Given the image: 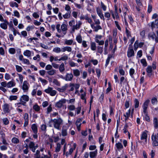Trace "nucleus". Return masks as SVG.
<instances>
[{"label":"nucleus","instance_id":"774afa93","mask_svg":"<svg viewBox=\"0 0 158 158\" xmlns=\"http://www.w3.org/2000/svg\"><path fill=\"white\" fill-rule=\"evenodd\" d=\"M52 110V105L50 104L47 108V113H50Z\"/></svg>","mask_w":158,"mask_h":158},{"label":"nucleus","instance_id":"20e7f679","mask_svg":"<svg viewBox=\"0 0 158 158\" xmlns=\"http://www.w3.org/2000/svg\"><path fill=\"white\" fill-rule=\"evenodd\" d=\"M150 101L149 99L147 100L143 104L142 107L143 109V112L145 115H147L148 114L147 110Z\"/></svg>","mask_w":158,"mask_h":158},{"label":"nucleus","instance_id":"aec40b11","mask_svg":"<svg viewBox=\"0 0 158 158\" xmlns=\"http://www.w3.org/2000/svg\"><path fill=\"white\" fill-rule=\"evenodd\" d=\"M9 105L7 103L4 104L3 106V109L5 112H8L9 111Z\"/></svg>","mask_w":158,"mask_h":158},{"label":"nucleus","instance_id":"f03ea898","mask_svg":"<svg viewBox=\"0 0 158 158\" xmlns=\"http://www.w3.org/2000/svg\"><path fill=\"white\" fill-rule=\"evenodd\" d=\"M134 55L135 52L133 48L132 45L130 44L127 52V56L128 58H130L134 56Z\"/></svg>","mask_w":158,"mask_h":158},{"label":"nucleus","instance_id":"2f4dec72","mask_svg":"<svg viewBox=\"0 0 158 158\" xmlns=\"http://www.w3.org/2000/svg\"><path fill=\"white\" fill-rule=\"evenodd\" d=\"M112 56L111 55H108V57L106 60V64L105 66L106 67L108 64L109 63L110 59L112 57Z\"/></svg>","mask_w":158,"mask_h":158},{"label":"nucleus","instance_id":"680f3d73","mask_svg":"<svg viewBox=\"0 0 158 158\" xmlns=\"http://www.w3.org/2000/svg\"><path fill=\"white\" fill-rule=\"evenodd\" d=\"M52 66L50 64L47 65L45 67V69L47 70H50L52 69Z\"/></svg>","mask_w":158,"mask_h":158},{"label":"nucleus","instance_id":"e2e57ef3","mask_svg":"<svg viewBox=\"0 0 158 158\" xmlns=\"http://www.w3.org/2000/svg\"><path fill=\"white\" fill-rule=\"evenodd\" d=\"M152 103L153 104L156 103L157 102V98L155 97L153 98L151 100Z\"/></svg>","mask_w":158,"mask_h":158},{"label":"nucleus","instance_id":"cd10ccee","mask_svg":"<svg viewBox=\"0 0 158 158\" xmlns=\"http://www.w3.org/2000/svg\"><path fill=\"white\" fill-rule=\"evenodd\" d=\"M35 145V143L32 141L30 142L29 144V147L32 151L33 149L34 148Z\"/></svg>","mask_w":158,"mask_h":158},{"label":"nucleus","instance_id":"7ed1b4c3","mask_svg":"<svg viewBox=\"0 0 158 158\" xmlns=\"http://www.w3.org/2000/svg\"><path fill=\"white\" fill-rule=\"evenodd\" d=\"M44 92L47 94H49L52 96H55L56 93V91L55 90H53V88L51 87H48L47 89H45Z\"/></svg>","mask_w":158,"mask_h":158},{"label":"nucleus","instance_id":"6e6d98bb","mask_svg":"<svg viewBox=\"0 0 158 158\" xmlns=\"http://www.w3.org/2000/svg\"><path fill=\"white\" fill-rule=\"evenodd\" d=\"M126 33L127 34V38H129L130 37H131V32L129 30L127 29V27H126Z\"/></svg>","mask_w":158,"mask_h":158},{"label":"nucleus","instance_id":"6ab92c4d","mask_svg":"<svg viewBox=\"0 0 158 158\" xmlns=\"http://www.w3.org/2000/svg\"><path fill=\"white\" fill-rule=\"evenodd\" d=\"M31 129L33 132L35 134H36L38 132L37 127L36 125L35 124H34L31 125Z\"/></svg>","mask_w":158,"mask_h":158},{"label":"nucleus","instance_id":"58836bf2","mask_svg":"<svg viewBox=\"0 0 158 158\" xmlns=\"http://www.w3.org/2000/svg\"><path fill=\"white\" fill-rule=\"evenodd\" d=\"M68 109L71 111L75 109V107L74 105H70L68 106Z\"/></svg>","mask_w":158,"mask_h":158},{"label":"nucleus","instance_id":"49530a36","mask_svg":"<svg viewBox=\"0 0 158 158\" xmlns=\"http://www.w3.org/2000/svg\"><path fill=\"white\" fill-rule=\"evenodd\" d=\"M39 80L43 83L44 84V85H46L48 83V81L44 79H43L42 78L40 77L39 78Z\"/></svg>","mask_w":158,"mask_h":158},{"label":"nucleus","instance_id":"c85d7f7f","mask_svg":"<svg viewBox=\"0 0 158 158\" xmlns=\"http://www.w3.org/2000/svg\"><path fill=\"white\" fill-rule=\"evenodd\" d=\"M73 42V40H65L64 44L67 45H71Z\"/></svg>","mask_w":158,"mask_h":158},{"label":"nucleus","instance_id":"338daca9","mask_svg":"<svg viewBox=\"0 0 158 158\" xmlns=\"http://www.w3.org/2000/svg\"><path fill=\"white\" fill-rule=\"evenodd\" d=\"M131 110L129 109L127 112L126 113V114H124V116L125 117H129L130 116V114Z\"/></svg>","mask_w":158,"mask_h":158},{"label":"nucleus","instance_id":"9b49d317","mask_svg":"<svg viewBox=\"0 0 158 158\" xmlns=\"http://www.w3.org/2000/svg\"><path fill=\"white\" fill-rule=\"evenodd\" d=\"M3 22L4 23H1L0 27L2 29L6 30L7 28V24H8V22L6 19H5Z\"/></svg>","mask_w":158,"mask_h":158},{"label":"nucleus","instance_id":"a211bd4d","mask_svg":"<svg viewBox=\"0 0 158 158\" xmlns=\"http://www.w3.org/2000/svg\"><path fill=\"white\" fill-rule=\"evenodd\" d=\"M68 84H66L64 85L61 88H58L57 89L58 91L60 92H64L66 90V89L68 88Z\"/></svg>","mask_w":158,"mask_h":158},{"label":"nucleus","instance_id":"c9c22d12","mask_svg":"<svg viewBox=\"0 0 158 158\" xmlns=\"http://www.w3.org/2000/svg\"><path fill=\"white\" fill-rule=\"evenodd\" d=\"M10 6L11 7H14L15 6L16 7H18V4L16 2H11L10 3Z\"/></svg>","mask_w":158,"mask_h":158},{"label":"nucleus","instance_id":"09e8293b","mask_svg":"<svg viewBox=\"0 0 158 158\" xmlns=\"http://www.w3.org/2000/svg\"><path fill=\"white\" fill-rule=\"evenodd\" d=\"M20 105H22L24 106H26L25 105V103L23 102H20L17 103L15 104V105L17 106L18 107H20Z\"/></svg>","mask_w":158,"mask_h":158},{"label":"nucleus","instance_id":"e433bc0d","mask_svg":"<svg viewBox=\"0 0 158 158\" xmlns=\"http://www.w3.org/2000/svg\"><path fill=\"white\" fill-rule=\"evenodd\" d=\"M23 54L25 56H30L31 55V52L29 50H27L24 52Z\"/></svg>","mask_w":158,"mask_h":158},{"label":"nucleus","instance_id":"6e6552de","mask_svg":"<svg viewBox=\"0 0 158 158\" xmlns=\"http://www.w3.org/2000/svg\"><path fill=\"white\" fill-rule=\"evenodd\" d=\"M29 98L28 96L26 95H23L21 96L20 99V102H23L25 103V105L26 106V102H28L29 101Z\"/></svg>","mask_w":158,"mask_h":158},{"label":"nucleus","instance_id":"39448f33","mask_svg":"<svg viewBox=\"0 0 158 158\" xmlns=\"http://www.w3.org/2000/svg\"><path fill=\"white\" fill-rule=\"evenodd\" d=\"M152 144L153 146H158V139H157L156 135H154L153 134L152 136Z\"/></svg>","mask_w":158,"mask_h":158},{"label":"nucleus","instance_id":"bf43d9fd","mask_svg":"<svg viewBox=\"0 0 158 158\" xmlns=\"http://www.w3.org/2000/svg\"><path fill=\"white\" fill-rule=\"evenodd\" d=\"M16 70L19 72H21L22 69L21 67L17 65H16Z\"/></svg>","mask_w":158,"mask_h":158},{"label":"nucleus","instance_id":"0e129e2a","mask_svg":"<svg viewBox=\"0 0 158 158\" xmlns=\"http://www.w3.org/2000/svg\"><path fill=\"white\" fill-rule=\"evenodd\" d=\"M1 138L2 139V142L4 144L8 145V143L6 142L5 137H4V136H1Z\"/></svg>","mask_w":158,"mask_h":158},{"label":"nucleus","instance_id":"052dcab7","mask_svg":"<svg viewBox=\"0 0 158 158\" xmlns=\"http://www.w3.org/2000/svg\"><path fill=\"white\" fill-rule=\"evenodd\" d=\"M46 127L47 126L46 125L43 124L41 126V129L42 131H44L45 132L46 131Z\"/></svg>","mask_w":158,"mask_h":158},{"label":"nucleus","instance_id":"4468645a","mask_svg":"<svg viewBox=\"0 0 158 158\" xmlns=\"http://www.w3.org/2000/svg\"><path fill=\"white\" fill-rule=\"evenodd\" d=\"M151 26L152 29L156 27L157 28H158V19H156L155 23H154V22H152L151 23Z\"/></svg>","mask_w":158,"mask_h":158},{"label":"nucleus","instance_id":"a18cd8bd","mask_svg":"<svg viewBox=\"0 0 158 158\" xmlns=\"http://www.w3.org/2000/svg\"><path fill=\"white\" fill-rule=\"evenodd\" d=\"M61 27L62 31H66L67 29V26L64 24H63L61 26Z\"/></svg>","mask_w":158,"mask_h":158},{"label":"nucleus","instance_id":"ddd939ff","mask_svg":"<svg viewBox=\"0 0 158 158\" xmlns=\"http://www.w3.org/2000/svg\"><path fill=\"white\" fill-rule=\"evenodd\" d=\"M91 26L93 29H94V31L97 32L99 30L102 29V27L99 25H97L95 26L94 24H91Z\"/></svg>","mask_w":158,"mask_h":158},{"label":"nucleus","instance_id":"13d9d810","mask_svg":"<svg viewBox=\"0 0 158 158\" xmlns=\"http://www.w3.org/2000/svg\"><path fill=\"white\" fill-rule=\"evenodd\" d=\"M9 52L11 54H14L15 53V50L14 48H11L9 49Z\"/></svg>","mask_w":158,"mask_h":158},{"label":"nucleus","instance_id":"a878e982","mask_svg":"<svg viewBox=\"0 0 158 158\" xmlns=\"http://www.w3.org/2000/svg\"><path fill=\"white\" fill-rule=\"evenodd\" d=\"M15 83L13 81H10L7 83V87L8 88H10L14 86H15Z\"/></svg>","mask_w":158,"mask_h":158},{"label":"nucleus","instance_id":"5fc2aeb1","mask_svg":"<svg viewBox=\"0 0 158 158\" xmlns=\"http://www.w3.org/2000/svg\"><path fill=\"white\" fill-rule=\"evenodd\" d=\"M79 28H80L78 26L77 24H76L75 25H73V27H72V31L73 32H74L75 31V30H77L78 29H79Z\"/></svg>","mask_w":158,"mask_h":158},{"label":"nucleus","instance_id":"79ce46f5","mask_svg":"<svg viewBox=\"0 0 158 158\" xmlns=\"http://www.w3.org/2000/svg\"><path fill=\"white\" fill-rule=\"evenodd\" d=\"M140 62L143 64V66L145 67L147 66V64L145 59H142L141 60Z\"/></svg>","mask_w":158,"mask_h":158},{"label":"nucleus","instance_id":"9d476101","mask_svg":"<svg viewBox=\"0 0 158 158\" xmlns=\"http://www.w3.org/2000/svg\"><path fill=\"white\" fill-rule=\"evenodd\" d=\"M68 128L66 127L63 126L62 127L61 132L63 136H65L68 135L67 130Z\"/></svg>","mask_w":158,"mask_h":158},{"label":"nucleus","instance_id":"f3484780","mask_svg":"<svg viewBox=\"0 0 158 158\" xmlns=\"http://www.w3.org/2000/svg\"><path fill=\"white\" fill-rule=\"evenodd\" d=\"M98 153L97 150L96 149L94 151L90 152L89 153V156L91 158H96Z\"/></svg>","mask_w":158,"mask_h":158},{"label":"nucleus","instance_id":"de8ad7c7","mask_svg":"<svg viewBox=\"0 0 158 158\" xmlns=\"http://www.w3.org/2000/svg\"><path fill=\"white\" fill-rule=\"evenodd\" d=\"M95 42L98 43V44L99 45H102L104 44V41L103 40L99 41V40L96 39L95 40Z\"/></svg>","mask_w":158,"mask_h":158},{"label":"nucleus","instance_id":"72a5a7b5","mask_svg":"<svg viewBox=\"0 0 158 158\" xmlns=\"http://www.w3.org/2000/svg\"><path fill=\"white\" fill-rule=\"evenodd\" d=\"M53 51L56 53H59L61 51V50L60 48L57 47L54 48Z\"/></svg>","mask_w":158,"mask_h":158},{"label":"nucleus","instance_id":"423d86ee","mask_svg":"<svg viewBox=\"0 0 158 158\" xmlns=\"http://www.w3.org/2000/svg\"><path fill=\"white\" fill-rule=\"evenodd\" d=\"M66 102V100L65 99H62L56 104V107L60 108L62 107L63 104L65 103Z\"/></svg>","mask_w":158,"mask_h":158},{"label":"nucleus","instance_id":"393cba45","mask_svg":"<svg viewBox=\"0 0 158 158\" xmlns=\"http://www.w3.org/2000/svg\"><path fill=\"white\" fill-rule=\"evenodd\" d=\"M73 75L76 77H78L80 75V72L78 69H75L73 70Z\"/></svg>","mask_w":158,"mask_h":158},{"label":"nucleus","instance_id":"dca6fc26","mask_svg":"<svg viewBox=\"0 0 158 158\" xmlns=\"http://www.w3.org/2000/svg\"><path fill=\"white\" fill-rule=\"evenodd\" d=\"M96 11L98 15L100 18L102 19L103 21H104L105 18L101 10L97 8Z\"/></svg>","mask_w":158,"mask_h":158},{"label":"nucleus","instance_id":"f257e3e1","mask_svg":"<svg viewBox=\"0 0 158 158\" xmlns=\"http://www.w3.org/2000/svg\"><path fill=\"white\" fill-rule=\"evenodd\" d=\"M51 121L53 123L54 128L58 129L60 130L61 125L63 124V120L60 118L57 119H51Z\"/></svg>","mask_w":158,"mask_h":158},{"label":"nucleus","instance_id":"864d4df0","mask_svg":"<svg viewBox=\"0 0 158 158\" xmlns=\"http://www.w3.org/2000/svg\"><path fill=\"white\" fill-rule=\"evenodd\" d=\"M23 118L24 121H28L29 117L28 114L27 113L24 114Z\"/></svg>","mask_w":158,"mask_h":158},{"label":"nucleus","instance_id":"a19ab883","mask_svg":"<svg viewBox=\"0 0 158 158\" xmlns=\"http://www.w3.org/2000/svg\"><path fill=\"white\" fill-rule=\"evenodd\" d=\"M135 103V108H137L139 107V102L137 99H135L134 101Z\"/></svg>","mask_w":158,"mask_h":158},{"label":"nucleus","instance_id":"4c0bfd02","mask_svg":"<svg viewBox=\"0 0 158 158\" xmlns=\"http://www.w3.org/2000/svg\"><path fill=\"white\" fill-rule=\"evenodd\" d=\"M33 109L36 111H38L40 110V108L37 104H35L33 106Z\"/></svg>","mask_w":158,"mask_h":158},{"label":"nucleus","instance_id":"0eeeda50","mask_svg":"<svg viewBox=\"0 0 158 158\" xmlns=\"http://www.w3.org/2000/svg\"><path fill=\"white\" fill-rule=\"evenodd\" d=\"M73 75L72 73H67L63 79L66 81H71L73 79Z\"/></svg>","mask_w":158,"mask_h":158},{"label":"nucleus","instance_id":"ea45409f","mask_svg":"<svg viewBox=\"0 0 158 158\" xmlns=\"http://www.w3.org/2000/svg\"><path fill=\"white\" fill-rule=\"evenodd\" d=\"M60 144L59 143H57V146L56 148L55 151L56 152H59L60 150Z\"/></svg>","mask_w":158,"mask_h":158},{"label":"nucleus","instance_id":"c756f323","mask_svg":"<svg viewBox=\"0 0 158 158\" xmlns=\"http://www.w3.org/2000/svg\"><path fill=\"white\" fill-rule=\"evenodd\" d=\"M115 145L116 148L118 150L122 149L123 148L122 144L119 142L116 143Z\"/></svg>","mask_w":158,"mask_h":158},{"label":"nucleus","instance_id":"69168bd1","mask_svg":"<svg viewBox=\"0 0 158 158\" xmlns=\"http://www.w3.org/2000/svg\"><path fill=\"white\" fill-rule=\"evenodd\" d=\"M75 21L74 19H72L71 21H69V25L71 27H72L73 26V25L75 24Z\"/></svg>","mask_w":158,"mask_h":158},{"label":"nucleus","instance_id":"4d7b16f0","mask_svg":"<svg viewBox=\"0 0 158 158\" xmlns=\"http://www.w3.org/2000/svg\"><path fill=\"white\" fill-rule=\"evenodd\" d=\"M97 48L98 52L100 54H102L103 52V47L98 46V47Z\"/></svg>","mask_w":158,"mask_h":158},{"label":"nucleus","instance_id":"8fccbe9b","mask_svg":"<svg viewBox=\"0 0 158 158\" xmlns=\"http://www.w3.org/2000/svg\"><path fill=\"white\" fill-rule=\"evenodd\" d=\"M18 98V97L17 96L15 95H11L9 97V99L11 100H16Z\"/></svg>","mask_w":158,"mask_h":158},{"label":"nucleus","instance_id":"3c124183","mask_svg":"<svg viewBox=\"0 0 158 158\" xmlns=\"http://www.w3.org/2000/svg\"><path fill=\"white\" fill-rule=\"evenodd\" d=\"M135 73V70L134 69L131 68L130 70L129 73L130 76L132 78H134L133 75Z\"/></svg>","mask_w":158,"mask_h":158},{"label":"nucleus","instance_id":"bb28decb","mask_svg":"<svg viewBox=\"0 0 158 158\" xmlns=\"http://www.w3.org/2000/svg\"><path fill=\"white\" fill-rule=\"evenodd\" d=\"M91 48L93 51L95 50L96 49V44L94 42H91L90 43Z\"/></svg>","mask_w":158,"mask_h":158},{"label":"nucleus","instance_id":"412c9836","mask_svg":"<svg viewBox=\"0 0 158 158\" xmlns=\"http://www.w3.org/2000/svg\"><path fill=\"white\" fill-rule=\"evenodd\" d=\"M72 49L71 47L69 46H66L62 48L61 51L63 52H65V51H67L68 52H71Z\"/></svg>","mask_w":158,"mask_h":158},{"label":"nucleus","instance_id":"7c9ffc66","mask_svg":"<svg viewBox=\"0 0 158 158\" xmlns=\"http://www.w3.org/2000/svg\"><path fill=\"white\" fill-rule=\"evenodd\" d=\"M71 12H67L65 14L63 15V17L64 19H65L69 18L71 16Z\"/></svg>","mask_w":158,"mask_h":158},{"label":"nucleus","instance_id":"1a4fd4ad","mask_svg":"<svg viewBox=\"0 0 158 158\" xmlns=\"http://www.w3.org/2000/svg\"><path fill=\"white\" fill-rule=\"evenodd\" d=\"M28 85L29 84L27 81H24L23 82L22 88L24 92L28 91L29 89Z\"/></svg>","mask_w":158,"mask_h":158},{"label":"nucleus","instance_id":"f8f14e48","mask_svg":"<svg viewBox=\"0 0 158 158\" xmlns=\"http://www.w3.org/2000/svg\"><path fill=\"white\" fill-rule=\"evenodd\" d=\"M147 131H143L142 134L141 136L140 139L141 140H145V141L146 142L147 139V134L146 133Z\"/></svg>","mask_w":158,"mask_h":158},{"label":"nucleus","instance_id":"f704fd0d","mask_svg":"<svg viewBox=\"0 0 158 158\" xmlns=\"http://www.w3.org/2000/svg\"><path fill=\"white\" fill-rule=\"evenodd\" d=\"M76 40L79 43H81L82 42V38L81 35H80L77 36Z\"/></svg>","mask_w":158,"mask_h":158},{"label":"nucleus","instance_id":"b1692460","mask_svg":"<svg viewBox=\"0 0 158 158\" xmlns=\"http://www.w3.org/2000/svg\"><path fill=\"white\" fill-rule=\"evenodd\" d=\"M47 73L50 75H53L56 74V70L53 69H52L50 70L47 71Z\"/></svg>","mask_w":158,"mask_h":158},{"label":"nucleus","instance_id":"4be33fe9","mask_svg":"<svg viewBox=\"0 0 158 158\" xmlns=\"http://www.w3.org/2000/svg\"><path fill=\"white\" fill-rule=\"evenodd\" d=\"M59 70L61 73H63L65 70L64 65L63 63H62L59 67Z\"/></svg>","mask_w":158,"mask_h":158},{"label":"nucleus","instance_id":"5701e85b","mask_svg":"<svg viewBox=\"0 0 158 158\" xmlns=\"http://www.w3.org/2000/svg\"><path fill=\"white\" fill-rule=\"evenodd\" d=\"M153 124L154 127L156 129L158 128V120L156 118H154L153 119Z\"/></svg>","mask_w":158,"mask_h":158},{"label":"nucleus","instance_id":"c03bdc74","mask_svg":"<svg viewBox=\"0 0 158 158\" xmlns=\"http://www.w3.org/2000/svg\"><path fill=\"white\" fill-rule=\"evenodd\" d=\"M2 121L3 123L5 125H8L9 123V121L7 118H3Z\"/></svg>","mask_w":158,"mask_h":158},{"label":"nucleus","instance_id":"2eb2a0df","mask_svg":"<svg viewBox=\"0 0 158 158\" xmlns=\"http://www.w3.org/2000/svg\"><path fill=\"white\" fill-rule=\"evenodd\" d=\"M146 71L147 73V76L150 77L152 76V67L151 66H148L146 69Z\"/></svg>","mask_w":158,"mask_h":158},{"label":"nucleus","instance_id":"37998d69","mask_svg":"<svg viewBox=\"0 0 158 158\" xmlns=\"http://www.w3.org/2000/svg\"><path fill=\"white\" fill-rule=\"evenodd\" d=\"M68 59V56L67 55H64L63 56L61 57L60 59L58 60H67Z\"/></svg>","mask_w":158,"mask_h":158},{"label":"nucleus","instance_id":"473e14b6","mask_svg":"<svg viewBox=\"0 0 158 158\" xmlns=\"http://www.w3.org/2000/svg\"><path fill=\"white\" fill-rule=\"evenodd\" d=\"M12 142L14 143L17 144L19 143V140L18 138L14 137L12 139Z\"/></svg>","mask_w":158,"mask_h":158},{"label":"nucleus","instance_id":"603ef678","mask_svg":"<svg viewBox=\"0 0 158 158\" xmlns=\"http://www.w3.org/2000/svg\"><path fill=\"white\" fill-rule=\"evenodd\" d=\"M65 10H66L67 12H71L70 11L71 8L70 6L68 5H66L65 7Z\"/></svg>","mask_w":158,"mask_h":158}]
</instances>
